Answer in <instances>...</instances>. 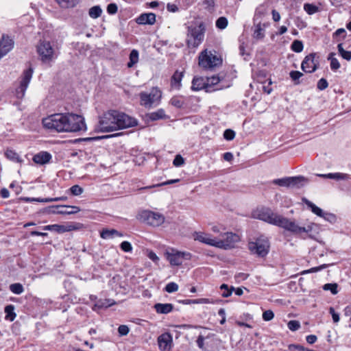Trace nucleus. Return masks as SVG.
Masks as SVG:
<instances>
[{
    "label": "nucleus",
    "mask_w": 351,
    "mask_h": 351,
    "mask_svg": "<svg viewBox=\"0 0 351 351\" xmlns=\"http://www.w3.org/2000/svg\"><path fill=\"white\" fill-rule=\"evenodd\" d=\"M252 215L255 219L278 226L293 234H300L304 232L308 233L311 232L313 230L311 225L300 226L294 220L274 213L268 207L257 208L253 212Z\"/></svg>",
    "instance_id": "f257e3e1"
},
{
    "label": "nucleus",
    "mask_w": 351,
    "mask_h": 351,
    "mask_svg": "<svg viewBox=\"0 0 351 351\" xmlns=\"http://www.w3.org/2000/svg\"><path fill=\"white\" fill-rule=\"evenodd\" d=\"M136 125H137V122L135 119L123 112L110 110L99 117L96 130L101 132H110L133 127Z\"/></svg>",
    "instance_id": "f03ea898"
},
{
    "label": "nucleus",
    "mask_w": 351,
    "mask_h": 351,
    "mask_svg": "<svg viewBox=\"0 0 351 351\" xmlns=\"http://www.w3.org/2000/svg\"><path fill=\"white\" fill-rule=\"evenodd\" d=\"M206 27L204 23L190 25L187 28L186 43L189 47H197L204 40Z\"/></svg>",
    "instance_id": "7ed1b4c3"
},
{
    "label": "nucleus",
    "mask_w": 351,
    "mask_h": 351,
    "mask_svg": "<svg viewBox=\"0 0 351 351\" xmlns=\"http://www.w3.org/2000/svg\"><path fill=\"white\" fill-rule=\"evenodd\" d=\"M66 114L58 113L43 119L44 128L58 132H66Z\"/></svg>",
    "instance_id": "20e7f679"
},
{
    "label": "nucleus",
    "mask_w": 351,
    "mask_h": 351,
    "mask_svg": "<svg viewBox=\"0 0 351 351\" xmlns=\"http://www.w3.org/2000/svg\"><path fill=\"white\" fill-rule=\"evenodd\" d=\"M222 63L221 58L216 51L204 50L199 54V65L205 69H213Z\"/></svg>",
    "instance_id": "39448f33"
},
{
    "label": "nucleus",
    "mask_w": 351,
    "mask_h": 351,
    "mask_svg": "<svg viewBox=\"0 0 351 351\" xmlns=\"http://www.w3.org/2000/svg\"><path fill=\"white\" fill-rule=\"evenodd\" d=\"M66 132H76L86 129L84 118L78 114H66Z\"/></svg>",
    "instance_id": "423d86ee"
},
{
    "label": "nucleus",
    "mask_w": 351,
    "mask_h": 351,
    "mask_svg": "<svg viewBox=\"0 0 351 351\" xmlns=\"http://www.w3.org/2000/svg\"><path fill=\"white\" fill-rule=\"evenodd\" d=\"M269 247V241L265 239L259 238L256 241L248 243V248L251 253L261 257H264L268 254Z\"/></svg>",
    "instance_id": "0eeeda50"
},
{
    "label": "nucleus",
    "mask_w": 351,
    "mask_h": 351,
    "mask_svg": "<svg viewBox=\"0 0 351 351\" xmlns=\"http://www.w3.org/2000/svg\"><path fill=\"white\" fill-rule=\"evenodd\" d=\"M166 258L169 261L171 265H181L184 260H190L191 254L189 252H183L171 250V252H167L165 254Z\"/></svg>",
    "instance_id": "6e6552de"
},
{
    "label": "nucleus",
    "mask_w": 351,
    "mask_h": 351,
    "mask_svg": "<svg viewBox=\"0 0 351 351\" xmlns=\"http://www.w3.org/2000/svg\"><path fill=\"white\" fill-rule=\"evenodd\" d=\"M33 72V69L32 67H29L23 71L20 86L16 89V97L18 99H21L25 96V91L32 77Z\"/></svg>",
    "instance_id": "1a4fd4ad"
},
{
    "label": "nucleus",
    "mask_w": 351,
    "mask_h": 351,
    "mask_svg": "<svg viewBox=\"0 0 351 351\" xmlns=\"http://www.w3.org/2000/svg\"><path fill=\"white\" fill-rule=\"evenodd\" d=\"M239 241V237L232 232H226L222 235V239L216 240L217 247L221 249H230L234 247L236 243Z\"/></svg>",
    "instance_id": "9d476101"
},
{
    "label": "nucleus",
    "mask_w": 351,
    "mask_h": 351,
    "mask_svg": "<svg viewBox=\"0 0 351 351\" xmlns=\"http://www.w3.org/2000/svg\"><path fill=\"white\" fill-rule=\"evenodd\" d=\"M37 51L44 62H49L53 58L54 51L49 42H40L37 47Z\"/></svg>",
    "instance_id": "9b49d317"
},
{
    "label": "nucleus",
    "mask_w": 351,
    "mask_h": 351,
    "mask_svg": "<svg viewBox=\"0 0 351 351\" xmlns=\"http://www.w3.org/2000/svg\"><path fill=\"white\" fill-rule=\"evenodd\" d=\"M303 202L305 204L311 208V211L315 214L316 215L323 217L326 221H329L330 223H335L337 221V217L335 215L330 213L324 212L320 208L317 206L311 201L307 199L304 198Z\"/></svg>",
    "instance_id": "f8f14e48"
},
{
    "label": "nucleus",
    "mask_w": 351,
    "mask_h": 351,
    "mask_svg": "<svg viewBox=\"0 0 351 351\" xmlns=\"http://www.w3.org/2000/svg\"><path fill=\"white\" fill-rule=\"evenodd\" d=\"M315 57L316 53H311L304 58L301 64L304 72L311 73L317 70L319 63Z\"/></svg>",
    "instance_id": "ddd939ff"
},
{
    "label": "nucleus",
    "mask_w": 351,
    "mask_h": 351,
    "mask_svg": "<svg viewBox=\"0 0 351 351\" xmlns=\"http://www.w3.org/2000/svg\"><path fill=\"white\" fill-rule=\"evenodd\" d=\"M158 346L160 351H171L173 347V337L169 332H164L158 337Z\"/></svg>",
    "instance_id": "4468645a"
},
{
    "label": "nucleus",
    "mask_w": 351,
    "mask_h": 351,
    "mask_svg": "<svg viewBox=\"0 0 351 351\" xmlns=\"http://www.w3.org/2000/svg\"><path fill=\"white\" fill-rule=\"evenodd\" d=\"M14 40L8 35H3L0 38V60L14 47Z\"/></svg>",
    "instance_id": "2eb2a0df"
},
{
    "label": "nucleus",
    "mask_w": 351,
    "mask_h": 351,
    "mask_svg": "<svg viewBox=\"0 0 351 351\" xmlns=\"http://www.w3.org/2000/svg\"><path fill=\"white\" fill-rule=\"evenodd\" d=\"M136 219L142 223L152 225L154 222V212L149 210L141 209L138 211Z\"/></svg>",
    "instance_id": "dca6fc26"
},
{
    "label": "nucleus",
    "mask_w": 351,
    "mask_h": 351,
    "mask_svg": "<svg viewBox=\"0 0 351 351\" xmlns=\"http://www.w3.org/2000/svg\"><path fill=\"white\" fill-rule=\"evenodd\" d=\"M193 239L195 241H198L201 243L217 247V242L215 239H213L210 236L206 233L202 232H195L193 234Z\"/></svg>",
    "instance_id": "f3484780"
},
{
    "label": "nucleus",
    "mask_w": 351,
    "mask_h": 351,
    "mask_svg": "<svg viewBox=\"0 0 351 351\" xmlns=\"http://www.w3.org/2000/svg\"><path fill=\"white\" fill-rule=\"evenodd\" d=\"M206 86H208V88H206V92H213L222 88V86L219 85L220 79L217 75L206 77Z\"/></svg>",
    "instance_id": "a211bd4d"
},
{
    "label": "nucleus",
    "mask_w": 351,
    "mask_h": 351,
    "mask_svg": "<svg viewBox=\"0 0 351 351\" xmlns=\"http://www.w3.org/2000/svg\"><path fill=\"white\" fill-rule=\"evenodd\" d=\"M51 158L52 156L50 153L43 151L35 154L33 156L32 160L35 163L43 165L47 163H49V161L51 160Z\"/></svg>",
    "instance_id": "6ab92c4d"
},
{
    "label": "nucleus",
    "mask_w": 351,
    "mask_h": 351,
    "mask_svg": "<svg viewBox=\"0 0 351 351\" xmlns=\"http://www.w3.org/2000/svg\"><path fill=\"white\" fill-rule=\"evenodd\" d=\"M59 215H72L80 211V208L75 206L60 205L56 206Z\"/></svg>",
    "instance_id": "aec40b11"
},
{
    "label": "nucleus",
    "mask_w": 351,
    "mask_h": 351,
    "mask_svg": "<svg viewBox=\"0 0 351 351\" xmlns=\"http://www.w3.org/2000/svg\"><path fill=\"white\" fill-rule=\"evenodd\" d=\"M100 237L104 239H110L116 237H122L123 234L115 229L104 228L100 232Z\"/></svg>",
    "instance_id": "412c9836"
},
{
    "label": "nucleus",
    "mask_w": 351,
    "mask_h": 351,
    "mask_svg": "<svg viewBox=\"0 0 351 351\" xmlns=\"http://www.w3.org/2000/svg\"><path fill=\"white\" fill-rule=\"evenodd\" d=\"M192 90H200L202 89H205L206 91V78L202 77H195L192 81Z\"/></svg>",
    "instance_id": "4be33fe9"
},
{
    "label": "nucleus",
    "mask_w": 351,
    "mask_h": 351,
    "mask_svg": "<svg viewBox=\"0 0 351 351\" xmlns=\"http://www.w3.org/2000/svg\"><path fill=\"white\" fill-rule=\"evenodd\" d=\"M174 309V306L170 303H157L155 304V311L159 314H168L172 312Z\"/></svg>",
    "instance_id": "5701e85b"
},
{
    "label": "nucleus",
    "mask_w": 351,
    "mask_h": 351,
    "mask_svg": "<svg viewBox=\"0 0 351 351\" xmlns=\"http://www.w3.org/2000/svg\"><path fill=\"white\" fill-rule=\"evenodd\" d=\"M136 22L139 25L154 24V13H143L136 19Z\"/></svg>",
    "instance_id": "b1692460"
},
{
    "label": "nucleus",
    "mask_w": 351,
    "mask_h": 351,
    "mask_svg": "<svg viewBox=\"0 0 351 351\" xmlns=\"http://www.w3.org/2000/svg\"><path fill=\"white\" fill-rule=\"evenodd\" d=\"M307 180L302 176L289 177V187L300 188L304 186Z\"/></svg>",
    "instance_id": "393cba45"
},
{
    "label": "nucleus",
    "mask_w": 351,
    "mask_h": 351,
    "mask_svg": "<svg viewBox=\"0 0 351 351\" xmlns=\"http://www.w3.org/2000/svg\"><path fill=\"white\" fill-rule=\"evenodd\" d=\"M5 156L8 159L14 162L21 163L23 162L19 155L12 149H7L5 152Z\"/></svg>",
    "instance_id": "a878e982"
},
{
    "label": "nucleus",
    "mask_w": 351,
    "mask_h": 351,
    "mask_svg": "<svg viewBox=\"0 0 351 351\" xmlns=\"http://www.w3.org/2000/svg\"><path fill=\"white\" fill-rule=\"evenodd\" d=\"M265 24H261V23H258L255 26V29L253 34L254 38L257 40L263 39L265 37Z\"/></svg>",
    "instance_id": "bb28decb"
},
{
    "label": "nucleus",
    "mask_w": 351,
    "mask_h": 351,
    "mask_svg": "<svg viewBox=\"0 0 351 351\" xmlns=\"http://www.w3.org/2000/svg\"><path fill=\"white\" fill-rule=\"evenodd\" d=\"M183 77V72L176 71L171 77V86L173 88H179Z\"/></svg>",
    "instance_id": "cd10ccee"
},
{
    "label": "nucleus",
    "mask_w": 351,
    "mask_h": 351,
    "mask_svg": "<svg viewBox=\"0 0 351 351\" xmlns=\"http://www.w3.org/2000/svg\"><path fill=\"white\" fill-rule=\"evenodd\" d=\"M62 8H72L75 7L79 0H55Z\"/></svg>",
    "instance_id": "c85d7f7f"
},
{
    "label": "nucleus",
    "mask_w": 351,
    "mask_h": 351,
    "mask_svg": "<svg viewBox=\"0 0 351 351\" xmlns=\"http://www.w3.org/2000/svg\"><path fill=\"white\" fill-rule=\"evenodd\" d=\"M141 98V105L145 107H151L152 104L153 102V98L151 96V94H147L146 93H141L140 94Z\"/></svg>",
    "instance_id": "c756f323"
},
{
    "label": "nucleus",
    "mask_w": 351,
    "mask_h": 351,
    "mask_svg": "<svg viewBox=\"0 0 351 351\" xmlns=\"http://www.w3.org/2000/svg\"><path fill=\"white\" fill-rule=\"evenodd\" d=\"M103 10L100 5H94L88 10V15L91 19H96L101 16Z\"/></svg>",
    "instance_id": "7c9ffc66"
},
{
    "label": "nucleus",
    "mask_w": 351,
    "mask_h": 351,
    "mask_svg": "<svg viewBox=\"0 0 351 351\" xmlns=\"http://www.w3.org/2000/svg\"><path fill=\"white\" fill-rule=\"evenodd\" d=\"M4 311L5 313V319L7 320L13 321L16 315L14 313V306L12 304H9L5 307Z\"/></svg>",
    "instance_id": "2f4dec72"
},
{
    "label": "nucleus",
    "mask_w": 351,
    "mask_h": 351,
    "mask_svg": "<svg viewBox=\"0 0 351 351\" xmlns=\"http://www.w3.org/2000/svg\"><path fill=\"white\" fill-rule=\"evenodd\" d=\"M138 61V51L136 49H133L130 53V61L127 64L128 67L132 68Z\"/></svg>",
    "instance_id": "473e14b6"
},
{
    "label": "nucleus",
    "mask_w": 351,
    "mask_h": 351,
    "mask_svg": "<svg viewBox=\"0 0 351 351\" xmlns=\"http://www.w3.org/2000/svg\"><path fill=\"white\" fill-rule=\"evenodd\" d=\"M330 179L335 180L336 181L348 180L350 179V175L341 172L330 173Z\"/></svg>",
    "instance_id": "72a5a7b5"
},
{
    "label": "nucleus",
    "mask_w": 351,
    "mask_h": 351,
    "mask_svg": "<svg viewBox=\"0 0 351 351\" xmlns=\"http://www.w3.org/2000/svg\"><path fill=\"white\" fill-rule=\"evenodd\" d=\"M335 53H330L328 55V60L330 62V68L333 71H336L338 69L340 68V63L339 62L338 60L334 57Z\"/></svg>",
    "instance_id": "f704fd0d"
},
{
    "label": "nucleus",
    "mask_w": 351,
    "mask_h": 351,
    "mask_svg": "<svg viewBox=\"0 0 351 351\" xmlns=\"http://www.w3.org/2000/svg\"><path fill=\"white\" fill-rule=\"evenodd\" d=\"M337 49H338V51H339V53L341 55V56L349 61L351 60V51H346L343 48V44L342 43H339L337 46Z\"/></svg>",
    "instance_id": "c9c22d12"
},
{
    "label": "nucleus",
    "mask_w": 351,
    "mask_h": 351,
    "mask_svg": "<svg viewBox=\"0 0 351 351\" xmlns=\"http://www.w3.org/2000/svg\"><path fill=\"white\" fill-rule=\"evenodd\" d=\"M346 36V32L343 28L337 29L332 35L334 39L336 40L337 42L341 41L344 39Z\"/></svg>",
    "instance_id": "e433bc0d"
},
{
    "label": "nucleus",
    "mask_w": 351,
    "mask_h": 351,
    "mask_svg": "<svg viewBox=\"0 0 351 351\" xmlns=\"http://www.w3.org/2000/svg\"><path fill=\"white\" fill-rule=\"evenodd\" d=\"M66 197H65V196H62V197H55V198H45V199L27 198V201H37V202H51L62 201V200H66Z\"/></svg>",
    "instance_id": "4c0bfd02"
},
{
    "label": "nucleus",
    "mask_w": 351,
    "mask_h": 351,
    "mask_svg": "<svg viewBox=\"0 0 351 351\" xmlns=\"http://www.w3.org/2000/svg\"><path fill=\"white\" fill-rule=\"evenodd\" d=\"M10 290L15 294H21L23 292L24 289L21 284L20 283H14L10 285Z\"/></svg>",
    "instance_id": "58836bf2"
},
{
    "label": "nucleus",
    "mask_w": 351,
    "mask_h": 351,
    "mask_svg": "<svg viewBox=\"0 0 351 351\" xmlns=\"http://www.w3.org/2000/svg\"><path fill=\"white\" fill-rule=\"evenodd\" d=\"M291 47L293 51L300 53L303 50L304 46L302 41L295 40L292 43Z\"/></svg>",
    "instance_id": "ea45409f"
},
{
    "label": "nucleus",
    "mask_w": 351,
    "mask_h": 351,
    "mask_svg": "<svg viewBox=\"0 0 351 351\" xmlns=\"http://www.w3.org/2000/svg\"><path fill=\"white\" fill-rule=\"evenodd\" d=\"M290 77L294 82V84L298 85L300 84L298 80L303 76V73L298 71H291L289 73Z\"/></svg>",
    "instance_id": "a19ab883"
},
{
    "label": "nucleus",
    "mask_w": 351,
    "mask_h": 351,
    "mask_svg": "<svg viewBox=\"0 0 351 351\" xmlns=\"http://www.w3.org/2000/svg\"><path fill=\"white\" fill-rule=\"evenodd\" d=\"M228 25V19L224 16L219 17L216 21V27L220 29H225Z\"/></svg>",
    "instance_id": "79ce46f5"
},
{
    "label": "nucleus",
    "mask_w": 351,
    "mask_h": 351,
    "mask_svg": "<svg viewBox=\"0 0 351 351\" xmlns=\"http://www.w3.org/2000/svg\"><path fill=\"white\" fill-rule=\"evenodd\" d=\"M170 103L172 106L178 108H182L184 105V101L182 98L179 97H173L171 98Z\"/></svg>",
    "instance_id": "37998d69"
},
{
    "label": "nucleus",
    "mask_w": 351,
    "mask_h": 351,
    "mask_svg": "<svg viewBox=\"0 0 351 351\" xmlns=\"http://www.w3.org/2000/svg\"><path fill=\"white\" fill-rule=\"evenodd\" d=\"M323 289L325 291H330V292L332 293V294H337L338 291H337V285L336 283H327V284H325L324 286H323Z\"/></svg>",
    "instance_id": "c03bdc74"
},
{
    "label": "nucleus",
    "mask_w": 351,
    "mask_h": 351,
    "mask_svg": "<svg viewBox=\"0 0 351 351\" xmlns=\"http://www.w3.org/2000/svg\"><path fill=\"white\" fill-rule=\"evenodd\" d=\"M220 289L221 291H223V292L221 293V295L223 298H228L230 295H231L232 291L234 289L233 287H232L231 289H229L228 285L226 284L221 285Z\"/></svg>",
    "instance_id": "a18cd8bd"
},
{
    "label": "nucleus",
    "mask_w": 351,
    "mask_h": 351,
    "mask_svg": "<svg viewBox=\"0 0 351 351\" xmlns=\"http://www.w3.org/2000/svg\"><path fill=\"white\" fill-rule=\"evenodd\" d=\"M165 291L168 293H173L178 290V285L173 282L168 283L165 287Z\"/></svg>",
    "instance_id": "49530a36"
},
{
    "label": "nucleus",
    "mask_w": 351,
    "mask_h": 351,
    "mask_svg": "<svg viewBox=\"0 0 351 351\" xmlns=\"http://www.w3.org/2000/svg\"><path fill=\"white\" fill-rule=\"evenodd\" d=\"M273 183L280 186L289 187V177L280 179H276L273 181Z\"/></svg>",
    "instance_id": "de8ad7c7"
},
{
    "label": "nucleus",
    "mask_w": 351,
    "mask_h": 351,
    "mask_svg": "<svg viewBox=\"0 0 351 351\" xmlns=\"http://www.w3.org/2000/svg\"><path fill=\"white\" fill-rule=\"evenodd\" d=\"M287 326L290 330L295 331L300 328V324L297 320H291L288 322Z\"/></svg>",
    "instance_id": "09e8293b"
},
{
    "label": "nucleus",
    "mask_w": 351,
    "mask_h": 351,
    "mask_svg": "<svg viewBox=\"0 0 351 351\" xmlns=\"http://www.w3.org/2000/svg\"><path fill=\"white\" fill-rule=\"evenodd\" d=\"M70 191L72 195H81L84 190L79 185H73L70 188Z\"/></svg>",
    "instance_id": "8fccbe9b"
},
{
    "label": "nucleus",
    "mask_w": 351,
    "mask_h": 351,
    "mask_svg": "<svg viewBox=\"0 0 351 351\" xmlns=\"http://www.w3.org/2000/svg\"><path fill=\"white\" fill-rule=\"evenodd\" d=\"M165 217L163 215L155 213V226H159L165 223Z\"/></svg>",
    "instance_id": "3c124183"
},
{
    "label": "nucleus",
    "mask_w": 351,
    "mask_h": 351,
    "mask_svg": "<svg viewBox=\"0 0 351 351\" xmlns=\"http://www.w3.org/2000/svg\"><path fill=\"white\" fill-rule=\"evenodd\" d=\"M234 136H235V132L230 129H227L223 132V137L227 141L233 140Z\"/></svg>",
    "instance_id": "603ef678"
},
{
    "label": "nucleus",
    "mask_w": 351,
    "mask_h": 351,
    "mask_svg": "<svg viewBox=\"0 0 351 351\" xmlns=\"http://www.w3.org/2000/svg\"><path fill=\"white\" fill-rule=\"evenodd\" d=\"M304 10L308 14H313L317 11V8L315 5L308 4V3L304 4Z\"/></svg>",
    "instance_id": "864d4df0"
},
{
    "label": "nucleus",
    "mask_w": 351,
    "mask_h": 351,
    "mask_svg": "<svg viewBox=\"0 0 351 351\" xmlns=\"http://www.w3.org/2000/svg\"><path fill=\"white\" fill-rule=\"evenodd\" d=\"M328 86V83L327 80L324 78H321L317 84V87L319 90H323L326 89Z\"/></svg>",
    "instance_id": "5fc2aeb1"
},
{
    "label": "nucleus",
    "mask_w": 351,
    "mask_h": 351,
    "mask_svg": "<svg viewBox=\"0 0 351 351\" xmlns=\"http://www.w3.org/2000/svg\"><path fill=\"white\" fill-rule=\"evenodd\" d=\"M120 247L125 252H130L132 250V245L128 241H123L120 245Z\"/></svg>",
    "instance_id": "6e6d98bb"
},
{
    "label": "nucleus",
    "mask_w": 351,
    "mask_h": 351,
    "mask_svg": "<svg viewBox=\"0 0 351 351\" xmlns=\"http://www.w3.org/2000/svg\"><path fill=\"white\" fill-rule=\"evenodd\" d=\"M274 313L271 310L265 311L263 313V320L267 321V322L271 320L274 318Z\"/></svg>",
    "instance_id": "4d7b16f0"
},
{
    "label": "nucleus",
    "mask_w": 351,
    "mask_h": 351,
    "mask_svg": "<svg viewBox=\"0 0 351 351\" xmlns=\"http://www.w3.org/2000/svg\"><path fill=\"white\" fill-rule=\"evenodd\" d=\"M118 7L116 3H112L107 5V12L109 14H114L117 12Z\"/></svg>",
    "instance_id": "13d9d810"
},
{
    "label": "nucleus",
    "mask_w": 351,
    "mask_h": 351,
    "mask_svg": "<svg viewBox=\"0 0 351 351\" xmlns=\"http://www.w3.org/2000/svg\"><path fill=\"white\" fill-rule=\"evenodd\" d=\"M52 230L56 231L58 233H63V232L67 231V229L63 225L53 224L52 225Z\"/></svg>",
    "instance_id": "bf43d9fd"
},
{
    "label": "nucleus",
    "mask_w": 351,
    "mask_h": 351,
    "mask_svg": "<svg viewBox=\"0 0 351 351\" xmlns=\"http://www.w3.org/2000/svg\"><path fill=\"white\" fill-rule=\"evenodd\" d=\"M130 330L128 326L126 325H121L118 328V332L120 336L127 335L129 332Z\"/></svg>",
    "instance_id": "052dcab7"
},
{
    "label": "nucleus",
    "mask_w": 351,
    "mask_h": 351,
    "mask_svg": "<svg viewBox=\"0 0 351 351\" xmlns=\"http://www.w3.org/2000/svg\"><path fill=\"white\" fill-rule=\"evenodd\" d=\"M184 163V158L180 155H177L173 161V164L176 167H180Z\"/></svg>",
    "instance_id": "680f3d73"
},
{
    "label": "nucleus",
    "mask_w": 351,
    "mask_h": 351,
    "mask_svg": "<svg viewBox=\"0 0 351 351\" xmlns=\"http://www.w3.org/2000/svg\"><path fill=\"white\" fill-rule=\"evenodd\" d=\"M329 313L332 315V320L335 323H338L339 322L340 317L339 313L335 311L333 307H330L329 308Z\"/></svg>",
    "instance_id": "e2e57ef3"
},
{
    "label": "nucleus",
    "mask_w": 351,
    "mask_h": 351,
    "mask_svg": "<svg viewBox=\"0 0 351 351\" xmlns=\"http://www.w3.org/2000/svg\"><path fill=\"white\" fill-rule=\"evenodd\" d=\"M166 118H167V116L165 114V111L162 109H159L157 112H155V120Z\"/></svg>",
    "instance_id": "0e129e2a"
},
{
    "label": "nucleus",
    "mask_w": 351,
    "mask_h": 351,
    "mask_svg": "<svg viewBox=\"0 0 351 351\" xmlns=\"http://www.w3.org/2000/svg\"><path fill=\"white\" fill-rule=\"evenodd\" d=\"M180 180V179L169 180H167L166 182H161V183H158V184H155V187L177 183V182H179Z\"/></svg>",
    "instance_id": "69168bd1"
},
{
    "label": "nucleus",
    "mask_w": 351,
    "mask_h": 351,
    "mask_svg": "<svg viewBox=\"0 0 351 351\" xmlns=\"http://www.w3.org/2000/svg\"><path fill=\"white\" fill-rule=\"evenodd\" d=\"M167 9L170 12H176L178 11V7L173 3H168L167 5Z\"/></svg>",
    "instance_id": "338daca9"
},
{
    "label": "nucleus",
    "mask_w": 351,
    "mask_h": 351,
    "mask_svg": "<svg viewBox=\"0 0 351 351\" xmlns=\"http://www.w3.org/2000/svg\"><path fill=\"white\" fill-rule=\"evenodd\" d=\"M306 339L309 344H313L316 342L317 337L314 335H310L306 337Z\"/></svg>",
    "instance_id": "774afa93"
}]
</instances>
